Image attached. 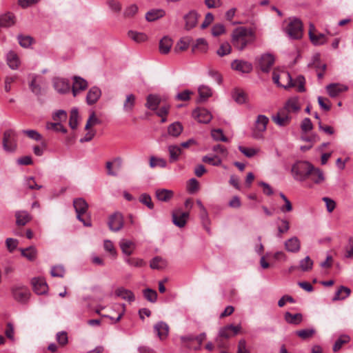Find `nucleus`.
<instances>
[{
	"instance_id": "29",
	"label": "nucleus",
	"mask_w": 353,
	"mask_h": 353,
	"mask_svg": "<svg viewBox=\"0 0 353 353\" xmlns=\"http://www.w3.org/2000/svg\"><path fill=\"white\" fill-rule=\"evenodd\" d=\"M168 150L169 152V161L170 163L177 161L182 152L180 146L176 145H169L168 146Z\"/></svg>"
},
{
	"instance_id": "53",
	"label": "nucleus",
	"mask_w": 353,
	"mask_h": 353,
	"mask_svg": "<svg viewBox=\"0 0 353 353\" xmlns=\"http://www.w3.org/2000/svg\"><path fill=\"white\" fill-rule=\"evenodd\" d=\"M212 138L216 141L228 142V139L223 134L221 129H214L211 132Z\"/></svg>"
},
{
	"instance_id": "28",
	"label": "nucleus",
	"mask_w": 353,
	"mask_h": 353,
	"mask_svg": "<svg viewBox=\"0 0 353 353\" xmlns=\"http://www.w3.org/2000/svg\"><path fill=\"white\" fill-rule=\"evenodd\" d=\"M307 179L315 184H320L325 181V176L322 170L313 166L312 171L310 172Z\"/></svg>"
},
{
	"instance_id": "57",
	"label": "nucleus",
	"mask_w": 353,
	"mask_h": 353,
	"mask_svg": "<svg viewBox=\"0 0 353 353\" xmlns=\"http://www.w3.org/2000/svg\"><path fill=\"white\" fill-rule=\"evenodd\" d=\"M150 166L151 168H154L156 166L165 168L167 166V161L163 158H156L154 157H151L150 159Z\"/></svg>"
},
{
	"instance_id": "55",
	"label": "nucleus",
	"mask_w": 353,
	"mask_h": 353,
	"mask_svg": "<svg viewBox=\"0 0 353 353\" xmlns=\"http://www.w3.org/2000/svg\"><path fill=\"white\" fill-rule=\"evenodd\" d=\"M78 110L74 108L70 112L69 125L72 129H76L78 125Z\"/></svg>"
},
{
	"instance_id": "24",
	"label": "nucleus",
	"mask_w": 353,
	"mask_h": 353,
	"mask_svg": "<svg viewBox=\"0 0 353 353\" xmlns=\"http://www.w3.org/2000/svg\"><path fill=\"white\" fill-rule=\"evenodd\" d=\"M6 61L7 64L12 70H17L19 67V57L17 54L12 50H10L8 52L6 55Z\"/></svg>"
},
{
	"instance_id": "21",
	"label": "nucleus",
	"mask_w": 353,
	"mask_h": 353,
	"mask_svg": "<svg viewBox=\"0 0 353 353\" xmlns=\"http://www.w3.org/2000/svg\"><path fill=\"white\" fill-rule=\"evenodd\" d=\"M193 116L197 118L199 122L203 123H209L212 118L210 112L204 108L195 110L193 112Z\"/></svg>"
},
{
	"instance_id": "13",
	"label": "nucleus",
	"mask_w": 353,
	"mask_h": 353,
	"mask_svg": "<svg viewBox=\"0 0 353 353\" xmlns=\"http://www.w3.org/2000/svg\"><path fill=\"white\" fill-rule=\"evenodd\" d=\"M172 216L173 223L179 228H183L186 224L189 213L181 212L180 210H176L172 212Z\"/></svg>"
},
{
	"instance_id": "31",
	"label": "nucleus",
	"mask_w": 353,
	"mask_h": 353,
	"mask_svg": "<svg viewBox=\"0 0 353 353\" xmlns=\"http://www.w3.org/2000/svg\"><path fill=\"white\" fill-rule=\"evenodd\" d=\"M15 23V17L12 13L0 15V28H8Z\"/></svg>"
},
{
	"instance_id": "1",
	"label": "nucleus",
	"mask_w": 353,
	"mask_h": 353,
	"mask_svg": "<svg viewBox=\"0 0 353 353\" xmlns=\"http://www.w3.org/2000/svg\"><path fill=\"white\" fill-rule=\"evenodd\" d=\"M256 34L250 28L239 27L232 34V43L237 50L242 51L246 46L254 42Z\"/></svg>"
},
{
	"instance_id": "36",
	"label": "nucleus",
	"mask_w": 353,
	"mask_h": 353,
	"mask_svg": "<svg viewBox=\"0 0 353 353\" xmlns=\"http://www.w3.org/2000/svg\"><path fill=\"white\" fill-rule=\"evenodd\" d=\"M161 102L159 96L157 94H149L147 97V101L145 103L146 108L152 110H156Z\"/></svg>"
},
{
	"instance_id": "47",
	"label": "nucleus",
	"mask_w": 353,
	"mask_h": 353,
	"mask_svg": "<svg viewBox=\"0 0 353 353\" xmlns=\"http://www.w3.org/2000/svg\"><path fill=\"white\" fill-rule=\"evenodd\" d=\"M199 94L200 101H205L212 96V92L210 87L207 85H201L199 88Z\"/></svg>"
},
{
	"instance_id": "22",
	"label": "nucleus",
	"mask_w": 353,
	"mask_h": 353,
	"mask_svg": "<svg viewBox=\"0 0 353 353\" xmlns=\"http://www.w3.org/2000/svg\"><path fill=\"white\" fill-rule=\"evenodd\" d=\"M29 79L30 81L29 83V87L31 92L37 96H39L41 94L42 89L37 80L39 78V76L35 74H29Z\"/></svg>"
},
{
	"instance_id": "25",
	"label": "nucleus",
	"mask_w": 353,
	"mask_h": 353,
	"mask_svg": "<svg viewBox=\"0 0 353 353\" xmlns=\"http://www.w3.org/2000/svg\"><path fill=\"white\" fill-rule=\"evenodd\" d=\"M326 90L331 97H335L341 92L346 91L347 90V87L339 83H331L327 85Z\"/></svg>"
},
{
	"instance_id": "19",
	"label": "nucleus",
	"mask_w": 353,
	"mask_h": 353,
	"mask_svg": "<svg viewBox=\"0 0 353 353\" xmlns=\"http://www.w3.org/2000/svg\"><path fill=\"white\" fill-rule=\"evenodd\" d=\"M314 26L312 23H310L309 30V37L312 43L315 46H319L325 43L326 42L325 35L322 33L316 34L314 32Z\"/></svg>"
},
{
	"instance_id": "26",
	"label": "nucleus",
	"mask_w": 353,
	"mask_h": 353,
	"mask_svg": "<svg viewBox=\"0 0 353 353\" xmlns=\"http://www.w3.org/2000/svg\"><path fill=\"white\" fill-rule=\"evenodd\" d=\"M21 256L30 261H34L37 258L38 252L34 246H29L26 248H19Z\"/></svg>"
},
{
	"instance_id": "8",
	"label": "nucleus",
	"mask_w": 353,
	"mask_h": 353,
	"mask_svg": "<svg viewBox=\"0 0 353 353\" xmlns=\"http://www.w3.org/2000/svg\"><path fill=\"white\" fill-rule=\"evenodd\" d=\"M73 205L77 212V218L85 226H90V223H86L84 219L81 217V214L86 212L88 205L87 202L82 198H78L74 200Z\"/></svg>"
},
{
	"instance_id": "18",
	"label": "nucleus",
	"mask_w": 353,
	"mask_h": 353,
	"mask_svg": "<svg viewBox=\"0 0 353 353\" xmlns=\"http://www.w3.org/2000/svg\"><path fill=\"white\" fill-rule=\"evenodd\" d=\"M199 14L195 10H191L185 14L183 19L185 22V28L190 30L194 28L197 24Z\"/></svg>"
},
{
	"instance_id": "49",
	"label": "nucleus",
	"mask_w": 353,
	"mask_h": 353,
	"mask_svg": "<svg viewBox=\"0 0 353 353\" xmlns=\"http://www.w3.org/2000/svg\"><path fill=\"white\" fill-rule=\"evenodd\" d=\"M232 98L236 103L242 104L246 101V94L243 90L234 89L232 92Z\"/></svg>"
},
{
	"instance_id": "34",
	"label": "nucleus",
	"mask_w": 353,
	"mask_h": 353,
	"mask_svg": "<svg viewBox=\"0 0 353 353\" xmlns=\"http://www.w3.org/2000/svg\"><path fill=\"white\" fill-rule=\"evenodd\" d=\"M120 248L123 254L130 256L135 248L134 243L129 240L122 239L119 243Z\"/></svg>"
},
{
	"instance_id": "46",
	"label": "nucleus",
	"mask_w": 353,
	"mask_h": 353,
	"mask_svg": "<svg viewBox=\"0 0 353 353\" xmlns=\"http://www.w3.org/2000/svg\"><path fill=\"white\" fill-rule=\"evenodd\" d=\"M128 37L137 43H141L147 40L148 37L145 34L130 30L128 33Z\"/></svg>"
},
{
	"instance_id": "6",
	"label": "nucleus",
	"mask_w": 353,
	"mask_h": 353,
	"mask_svg": "<svg viewBox=\"0 0 353 353\" xmlns=\"http://www.w3.org/2000/svg\"><path fill=\"white\" fill-rule=\"evenodd\" d=\"M283 78H285L288 80V83L283 85L285 88H289L292 87H297V90L300 92H305V79L303 76H298L294 81L292 80L291 75L289 72H283L281 74Z\"/></svg>"
},
{
	"instance_id": "14",
	"label": "nucleus",
	"mask_w": 353,
	"mask_h": 353,
	"mask_svg": "<svg viewBox=\"0 0 353 353\" xmlns=\"http://www.w3.org/2000/svg\"><path fill=\"white\" fill-rule=\"evenodd\" d=\"M88 83L87 81L81 77H73V84L72 92L74 97H76L79 92L87 89Z\"/></svg>"
},
{
	"instance_id": "56",
	"label": "nucleus",
	"mask_w": 353,
	"mask_h": 353,
	"mask_svg": "<svg viewBox=\"0 0 353 353\" xmlns=\"http://www.w3.org/2000/svg\"><path fill=\"white\" fill-rule=\"evenodd\" d=\"M23 134L26 135L28 138L39 141L42 139L41 134L34 130H23L21 132Z\"/></svg>"
},
{
	"instance_id": "52",
	"label": "nucleus",
	"mask_w": 353,
	"mask_h": 353,
	"mask_svg": "<svg viewBox=\"0 0 353 353\" xmlns=\"http://www.w3.org/2000/svg\"><path fill=\"white\" fill-rule=\"evenodd\" d=\"M17 39L19 45L23 48H28L32 43L33 39L30 36H25L23 34H19Z\"/></svg>"
},
{
	"instance_id": "27",
	"label": "nucleus",
	"mask_w": 353,
	"mask_h": 353,
	"mask_svg": "<svg viewBox=\"0 0 353 353\" xmlns=\"http://www.w3.org/2000/svg\"><path fill=\"white\" fill-rule=\"evenodd\" d=\"M154 331L158 337L163 340L165 339L169 332V327L167 323L163 321L158 322L154 327Z\"/></svg>"
},
{
	"instance_id": "37",
	"label": "nucleus",
	"mask_w": 353,
	"mask_h": 353,
	"mask_svg": "<svg viewBox=\"0 0 353 353\" xmlns=\"http://www.w3.org/2000/svg\"><path fill=\"white\" fill-rule=\"evenodd\" d=\"M172 46V41L168 37H163L159 41V52L161 54H168Z\"/></svg>"
},
{
	"instance_id": "11",
	"label": "nucleus",
	"mask_w": 353,
	"mask_h": 353,
	"mask_svg": "<svg viewBox=\"0 0 353 353\" xmlns=\"http://www.w3.org/2000/svg\"><path fill=\"white\" fill-rule=\"evenodd\" d=\"M12 296L17 301L25 303L28 301L30 292L25 287H18L12 289Z\"/></svg>"
},
{
	"instance_id": "58",
	"label": "nucleus",
	"mask_w": 353,
	"mask_h": 353,
	"mask_svg": "<svg viewBox=\"0 0 353 353\" xmlns=\"http://www.w3.org/2000/svg\"><path fill=\"white\" fill-rule=\"evenodd\" d=\"M212 151L216 152L215 155H219L221 158H226L228 154V150L225 147L221 144H216L214 145L212 148Z\"/></svg>"
},
{
	"instance_id": "2",
	"label": "nucleus",
	"mask_w": 353,
	"mask_h": 353,
	"mask_svg": "<svg viewBox=\"0 0 353 353\" xmlns=\"http://www.w3.org/2000/svg\"><path fill=\"white\" fill-rule=\"evenodd\" d=\"M313 165L308 161H300L296 162L292 167V174L295 180L305 181L308 179Z\"/></svg>"
},
{
	"instance_id": "60",
	"label": "nucleus",
	"mask_w": 353,
	"mask_h": 353,
	"mask_svg": "<svg viewBox=\"0 0 353 353\" xmlns=\"http://www.w3.org/2000/svg\"><path fill=\"white\" fill-rule=\"evenodd\" d=\"M238 148L241 153H243L245 157L248 158L253 157L259 151L258 149L253 148H246L241 145H239Z\"/></svg>"
},
{
	"instance_id": "61",
	"label": "nucleus",
	"mask_w": 353,
	"mask_h": 353,
	"mask_svg": "<svg viewBox=\"0 0 353 353\" xmlns=\"http://www.w3.org/2000/svg\"><path fill=\"white\" fill-rule=\"evenodd\" d=\"M232 48L229 43H223L219 49L216 50V54L220 57L229 54L231 52Z\"/></svg>"
},
{
	"instance_id": "59",
	"label": "nucleus",
	"mask_w": 353,
	"mask_h": 353,
	"mask_svg": "<svg viewBox=\"0 0 353 353\" xmlns=\"http://www.w3.org/2000/svg\"><path fill=\"white\" fill-rule=\"evenodd\" d=\"M292 117H284L279 116V114H276L272 117V120L274 122L279 126H285L288 125L291 121Z\"/></svg>"
},
{
	"instance_id": "38",
	"label": "nucleus",
	"mask_w": 353,
	"mask_h": 353,
	"mask_svg": "<svg viewBox=\"0 0 353 353\" xmlns=\"http://www.w3.org/2000/svg\"><path fill=\"white\" fill-rule=\"evenodd\" d=\"M183 125L179 122H174L168 128V133L173 137H179L183 131Z\"/></svg>"
},
{
	"instance_id": "50",
	"label": "nucleus",
	"mask_w": 353,
	"mask_h": 353,
	"mask_svg": "<svg viewBox=\"0 0 353 353\" xmlns=\"http://www.w3.org/2000/svg\"><path fill=\"white\" fill-rule=\"evenodd\" d=\"M166 265L165 261L160 256L153 258L150 262V266L152 269H162Z\"/></svg>"
},
{
	"instance_id": "17",
	"label": "nucleus",
	"mask_w": 353,
	"mask_h": 353,
	"mask_svg": "<svg viewBox=\"0 0 353 353\" xmlns=\"http://www.w3.org/2000/svg\"><path fill=\"white\" fill-rule=\"evenodd\" d=\"M284 247L286 251L296 253L301 249V241L298 237L292 236L284 242Z\"/></svg>"
},
{
	"instance_id": "7",
	"label": "nucleus",
	"mask_w": 353,
	"mask_h": 353,
	"mask_svg": "<svg viewBox=\"0 0 353 353\" xmlns=\"http://www.w3.org/2000/svg\"><path fill=\"white\" fill-rule=\"evenodd\" d=\"M108 225L112 232L120 231L124 225L123 215L118 212L111 214L108 218Z\"/></svg>"
},
{
	"instance_id": "3",
	"label": "nucleus",
	"mask_w": 353,
	"mask_h": 353,
	"mask_svg": "<svg viewBox=\"0 0 353 353\" xmlns=\"http://www.w3.org/2000/svg\"><path fill=\"white\" fill-rule=\"evenodd\" d=\"M2 145L3 150L8 153H13L17 148V133L12 129L4 131Z\"/></svg>"
},
{
	"instance_id": "33",
	"label": "nucleus",
	"mask_w": 353,
	"mask_h": 353,
	"mask_svg": "<svg viewBox=\"0 0 353 353\" xmlns=\"http://www.w3.org/2000/svg\"><path fill=\"white\" fill-rule=\"evenodd\" d=\"M165 15V11L163 9H152L145 14L148 21H154Z\"/></svg>"
},
{
	"instance_id": "15",
	"label": "nucleus",
	"mask_w": 353,
	"mask_h": 353,
	"mask_svg": "<svg viewBox=\"0 0 353 353\" xmlns=\"http://www.w3.org/2000/svg\"><path fill=\"white\" fill-rule=\"evenodd\" d=\"M52 82L54 89L60 94H65L70 90V83L67 79L55 77Z\"/></svg>"
},
{
	"instance_id": "42",
	"label": "nucleus",
	"mask_w": 353,
	"mask_h": 353,
	"mask_svg": "<svg viewBox=\"0 0 353 353\" xmlns=\"http://www.w3.org/2000/svg\"><path fill=\"white\" fill-rule=\"evenodd\" d=\"M290 113L297 112L301 107L297 98H291L285 103L284 106Z\"/></svg>"
},
{
	"instance_id": "63",
	"label": "nucleus",
	"mask_w": 353,
	"mask_h": 353,
	"mask_svg": "<svg viewBox=\"0 0 353 353\" xmlns=\"http://www.w3.org/2000/svg\"><path fill=\"white\" fill-rule=\"evenodd\" d=\"M139 201L150 210L154 208V203L152 201L151 196L146 193L140 195Z\"/></svg>"
},
{
	"instance_id": "39",
	"label": "nucleus",
	"mask_w": 353,
	"mask_h": 353,
	"mask_svg": "<svg viewBox=\"0 0 353 353\" xmlns=\"http://www.w3.org/2000/svg\"><path fill=\"white\" fill-rule=\"evenodd\" d=\"M350 288L341 285L336 292L334 296L332 298V301L343 300L350 294Z\"/></svg>"
},
{
	"instance_id": "44",
	"label": "nucleus",
	"mask_w": 353,
	"mask_h": 353,
	"mask_svg": "<svg viewBox=\"0 0 353 353\" xmlns=\"http://www.w3.org/2000/svg\"><path fill=\"white\" fill-rule=\"evenodd\" d=\"M202 161L203 162L209 163L213 166H219L222 163V159L219 155H206L203 157Z\"/></svg>"
},
{
	"instance_id": "12",
	"label": "nucleus",
	"mask_w": 353,
	"mask_h": 353,
	"mask_svg": "<svg viewBox=\"0 0 353 353\" xmlns=\"http://www.w3.org/2000/svg\"><path fill=\"white\" fill-rule=\"evenodd\" d=\"M32 285L34 292L37 294H44L48 290V286L43 278L37 277L32 279Z\"/></svg>"
},
{
	"instance_id": "64",
	"label": "nucleus",
	"mask_w": 353,
	"mask_h": 353,
	"mask_svg": "<svg viewBox=\"0 0 353 353\" xmlns=\"http://www.w3.org/2000/svg\"><path fill=\"white\" fill-rule=\"evenodd\" d=\"M125 261L130 266L140 268L145 265L143 259L138 258H129L127 257Z\"/></svg>"
},
{
	"instance_id": "5",
	"label": "nucleus",
	"mask_w": 353,
	"mask_h": 353,
	"mask_svg": "<svg viewBox=\"0 0 353 353\" xmlns=\"http://www.w3.org/2000/svg\"><path fill=\"white\" fill-rule=\"evenodd\" d=\"M268 122L269 119L266 116L259 114L257 117L252 132V137L254 139H259L263 138V133L266 130Z\"/></svg>"
},
{
	"instance_id": "10",
	"label": "nucleus",
	"mask_w": 353,
	"mask_h": 353,
	"mask_svg": "<svg viewBox=\"0 0 353 353\" xmlns=\"http://www.w3.org/2000/svg\"><path fill=\"white\" fill-rule=\"evenodd\" d=\"M241 329V325L234 326L233 325H228L223 327L219 331V337L216 341H219V338L230 339V337L237 334Z\"/></svg>"
},
{
	"instance_id": "4",
	"label": "nucleus",
	"mask_w": 353,
	"mask_h": 353,
	"mask_svg": "<svg viewBox=\"0 0 353 353\" xmlns=\"http://www.w3.org/2000/svg\"><path fill=\"white\" fill-rule=\"evenodd\" d=\"M285 32L291 39H301L303 35L302 22L296 18H293L290 19V23L285 28Z\"/></svg>"
},
{
	"instance_id": "30",
	"label": "nucleus",
	"mask_w": 353,
	"mask_h": 353,
	"mask_svg": "<svg viewBox=\"0 0 353 353\" xmlns=\"http://www.w3.org/2000/svg\"><path fill=\"white\" fill-rule=\"evenodd\" d=\"M115 294L121 297L122 299L126 300L128 302H133L135 300V296L131 290H127L124 288H119L115 291Z\"/></svg>"
},
{
	"instance_id": "48",
	"label": "nucleus",
	"mask_w": 353,
	"mask_h": 353,
	"mask_svg": "<svg viewBox=\"0 0 353 353\" xmlns=\"http://www.w3.org/2000/svg\"><path fill=\"white\" fill-rule=\"evenodd\" d=\"M191 39L189 37L181 38L175 46V51H184L187 50L190 46Z\"/></svg>"
},
{
	"instance_id": "20",
	"label": "nucleus",
	"mask_w": 353,
	"mask_h": 353,
	"mask_svg": "<svg viewBox=\"0 0 353 353\" xmlns=\"http://www.w3.org/2000/svg\"><path fill=\"white\" fill-rule=\"evenodd\" d=\"M101 96V90L97 86L92 87L86 95V102L91 105L96 103Z\"/></svg>"
},
{
	"instance_id": "51",
	"label": "nucleus",
	"mask_w": 353,
	"mask_h": 353,
	"mask_svg": "<svg viewBox=\"0 0 353 353\" xmlns=\"http://www.w3.org/2000/svg\"><path fill=\"white\" fill-rule=\"evenodd\" d=\"M208 49L207 42L204 39H198L195 45L192 46V51L194 52L196 50H199L201 52H205Z\"/></svg>"
},
{
	"instance_id": "40",
	"label": "nucleus",
	"mask_w": 353,
	"mask_h": 353,
	"mask_svg": "<svg viewBox=\"0 0 353 353\" xmlns=\"http://www.w3.org/2000/svg\"><path fill=\"white\" fill-rule=\"evenodd\" d=\"M136 101V97L133 94H129L126 96V99L123 103V110L125 112H132Z\"/></svg>"
},
{
	"instance_id": "32",
	"label": "nucleus",
	"mask_w": 353,
	"mask_h": 353,
	"mask_svg": "<svg viewBox=\"0 0 353 353\" xmlns=\"http://www.w3.org/2000/svg\"><path fill=\"white\" fill-rule=\"evenodd\" d=\"M155 194L159 201L168 202L173 197L174 192L167 189H158L156 190Z\"/></svg>"
},
{
	"instance_id": "62",
	"label": "nucleus",
	"mask_w": 353,
	"mask_h": 353,
	"mask_svg": "<svg viewBox=\"0 0 353 353\" xmlns=\"http://www.w3.org/2000/svg\"><path fill=\"white\" fill-rule=\"evenodd\" d=\"M281 222L282 223L281 226H278V233L276 234L277 237L282 238L283 234L288 232L290 230V223L286 219H281Z\"/></svg>"
},
{
	"instance_id": "23",
	"label": "nucleus",
	"mask_w": 353,
	"mask_h": 353,
	"mask_svg": "<svg viewBox=\"0 0 353 353\" xmlns=\"http://www.w3.org/2000/svg\"><path fill=\"white\" fill-rule=\"evenodd\" d=\"M16 224L18 226H24L32 219L31 215L25 210H19L15 212Z\"/></svg>"
},
{
	"instance_id": "16",
	"label": "nucleus",
	"mask_w": 353,
	"mask_h": 353,
	"mask_svg": "<svg viewBox=\"0 0 353 353\" xmlns=\"http://www.w3.org/2000/svg\"><path fill=\"white\" fill-rule=\"evenodd\" d=\"M231 68L241 73H250L252 70V65L245 61L236 59L231 63Z\"/></svg>"
},
{
	"instance_id": "45",
	"label": "nucleus",
	"mask_w": 353,
	"mask_h": 353,
	"mask_svg": "<svg viewBox=\"0 0 353 353\" xmlns=\"http://www.w3.org/2000/svg\"><path fill=\"white\" fill-rule=\"evenodd\" d=\"M350 341V337L348 335H341L334 343L333 345V351L338 352L343 345L347 343Z\"/></svg>"
},
{
	"instance_id": "41",
	"label": "nucleus",
	"mask_w": 353,
	"mask_h": 353,
	"mask_svg": "<svg viewBox=\"0 0 353 353\" xmlns=\"http://www.w3.org/2000/svg\"><path fill=\"white\" fill-rule=\"evenodd\" d=\"M314 262L309 256H305L300 261L299 269L303 272H309L313 268Z\"/></svg>"
},
{
	"instance_id": "54",
	"label": "nucleus",
	"mask_w": 353,
	"mask_h": 353,
	"mask_svg": "<svg viewBox=\"0 0 353 353\" xmlns=\"http://www.w3.org/2000/svg\"><path fill=\"white\" fill-rule=\"evenodd\" d=\"M145 299L151 303H155L157 299V292L150 288H147L143 291Z\"/></svg>"
},
{
	"instance_id": "35",
	"label": "nucleus",
	"mask_w": 353,
	"mask_h": 353,
	"mask_svg": "<svg viewBox=\"0 0 353 353\" xmlns=\"http://www.w3.org/2000/svg\"><path fill=\"white\" fill-rule=\"evenodd\" d=\"M285 321L290 324L299 325L303 321V316L301 313L292 314L286 312L284 315Z\"/></svg>"
},
{
	"instance_id": "9",
	"label": "nucleus",
	"mask_w": 353,
	"mask_h": 353,
	"mask_svg": "<svg viewBox=\"0 0 353 353\" xmlns=\"http://www.w3.org/2000/svg\"><path fill=\"white\" fill-rule=\"evenodd\" d=\"M259 66L263 72H268L274 63V57L272 54L265 53L256 58Z\"/></svg>"
},
{
	"instance_id": "43",
	"label": "nucleus",
	"mask_w": 353,
	"mask_h": 353,
	"mask_svg": "<svg viewBox=\"0 0 353 353\" xmlns=\"http://www.w3.org/2000/svg\"><path fill=\"white\" fill-rule=\"evenodd\" d=\"M296 334L303 340H307L313 337L316 333L314 328L303 329L296 331Z\"/></svg>"
}]
</instances>
